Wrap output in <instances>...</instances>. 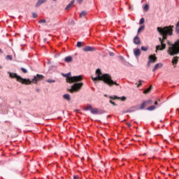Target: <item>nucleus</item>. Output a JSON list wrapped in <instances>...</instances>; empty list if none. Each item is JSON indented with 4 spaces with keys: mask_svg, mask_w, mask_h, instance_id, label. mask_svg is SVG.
<instances>
[{
    "mask_svg": "<svg viewBox=\"0 0 179 179\" xmlns=\"http://www.w3.org/2000/svg\"><path fill=\"white\" fill-rule=\"evenodd\" d=\"M64 78H66V82L67 83H74L71 89H68V92L70 93H78V92H80L82 90V87H83V76H71V73H68L66 74H62Z\"/></svg>",
    "mask_w": 179,
    "mask_h": 179,
    "instance_id": "obj_1",
    "label": "nucleus"
},
{
    "mask_svg": "<svg viewBox=\"0 0 179 179\" xmlns=\"http://www.w3.org/2000/svg\"><path fill=\"white\" fill-rule=\"evenodd\" d=\"M173 29H174V26L165 27L164 28L157 27V31L162 34V38H159L161 45H158L156 46L157 51H163V50H166L164 40H167V36H173Z\"/></svg>",
    "mask_w": 179,
    "mask_h": 179,
    "instance_id": "obj_2",
    "label": "nucleus"
},
{
    "mask_svg": "<svg viewBox=\"0 0 179 179\" xmlns=\"http://www.w3.org/2000/svg\"><path fill=\"white\" fill-rule=\"evenodd\" d=\"M95 75H96V77L92 76V79L94 82H96V80H102L108 85V86H110V87L114 86H120V84L117 83V82L113 80V78H111V76L108 73L103 74L101 73V70L100 69H97L95 72Z\"/></svg>",
    "mask_w": 179,
    "mask_h": 179,
    "instance_id": "obj_3",
    "label": "nucleus"
},
{
    "mask_svg": "<svg viewBox=\"0 0 179 179\" xmlns=\"http://www.w3.org/2000/svg\"><path fill=\"white\" fill-rule=\"evenodd\" d=\"M168 45H170L168 49V54L169 55H177V54H179V39L177 40L174 44H171V42L169 41H167Z\"/></svg>",
    "mask_w": 179,
    "mask_h": 179,
    "instance_id": "obj_4",
    "label": "nucleus"
},
{
    "mask_svg": "<svg viewBox=\"0 0 179 179\" xmlns=\"http://www.w3.org/2000/svg\"><path fill=\"white\" fill-rule=\"evenodd\" d=\"M8 74L10 78L12 79H16L17 81L20 82V83H22V85L31 84V81L29 79L23 78L20 76H17V73H11L10 71H8Z\"/></svg>",
    "mask_w": 179,
    "mask_h": 179,
    "instance_id": "obj_5",
    "label": "nucleus"
},
{
    "mask_svg": "<svg viewBox=\"0 0 179 179\" xmlns=\"http://www.w3.org/2000/svg\"><path fill=\"white\" fill-rule=\"evenodd\" d=\"M84 111H90L91 113H99V109L92 107V105L88 104L83 108Z\"/></svg>",
    "mask_w": 179,
    "mask_h": 179,
    "instance_id": "obj_6",
    "label": "nucleus"
},
{
    "mask_svg": "<svg viewBox=\"0 0 179 179\" xmlns=\"http://www.w3.org/2000/svg\"><path fill=\"white\" fill-rule=\"evenodd\" d=\"M149 61L148 62V66H150V64H155V62H157V57L156 55H151L148 57Z\"/></svg>",
    "mask_w": 179,
    "mask_h": 179,
    "instance_id": "obj_7",
    "label": "nucleus"
},
{
    "mask_svg": "<svg viewBox=\"0 0 179 179\" xmlns=\"http://www.w3.org/2000/svg\"><path fill=\"white\" fill-rule=\"evenodd\" d=\"M43 79H44V76L37 74L36 76H34V79H32V82L37 83V82H40V80H43Z\"/></svg>",
    "mask_w": 179,
    "mask_h": 179,
    "instance_id": "obj_8",
    "label": "nucleus"
},
{
    "mask_svg": "<svg viewBox=\"0 0 179 179\" xmlns=\"http://www.w3.org/2000/svg\"><path fill=\"white\" fill-rule=\"evenodd\" d=\"M160 68H163V63L156 64L152 69V72H156V71H157V69H160Z\"/></svg>",
    "mask_w": 179,
    "mask_h": 179,
    "instance_id": "obj_9",
    "label": "nucleus"
},
{
    "mask_svg": "<svg viewBox=\"0 0 179 179\" xmlns=\"http://www.w3.org/2000/svg\"><path fill=\"white\" fill-rule=\"evenodd\" d=\"M94 48L92 47V46H86L85 47L83 50L85 51V52H89L90 51H94Z\"/></svg>",
    "mask_w": 179,
    "mask_h": 179,
    "instance_id": "obj_10",
    "label": "nucleus"
},
{
    "mask_svg": "<svg viewBox=\"0 0 179 179\" xmlns=\"http://www.w3.org/2000/svg\"><path fill=\"white\" fill-rule=\"evenodd\" d=\"M45 2H47V0H38L35 6H36V8H38L39 6H41V5H43V3H45Z\"/></svg>",
    "mask_w": 179,
    "mask_h": 179,
    "instance_id": "obj_11",
    "label": "nucleus"
},
{
    "mask_svg": "<svg viewBox=\"0 0 179 179\" xmlns=\"http://www.w3.org/2000/svg\"><path fill=\"white\" fill-rule=\"evenodd\" d=\"M178 59L179 57H174L173 59H172V64L174 66V68H176L177 66V64H178Z\"/></svg>",
    "mask_w": 179,
    "mask_h": 179,
    "instance_id": "obj_12",
    "label": "nucleus"
},
{
    "mask_svg": "<svg viewBox=\"0 0 179 179\" xmlns=\"http://www.w3.org/2000/svg\"><path fill=\"white\" fill-rule=\"evenodd\" d=\"M75 3V0H73L70 2V3H69L67 5V6L66 7L65 10H69V9H71V8H72V6H73V4Z\"/></svg>",
    "mask_w": 179,
    "mask_h": 179,
    "instance_id": "obj_13",
    "label": "nucleus"
},
{
    "mask_svg": "<svg viewBox=\"0 0 179 179\" xmlns=\"http://www.w3.org/2000/svg\"><path fill=\"white\" fill-rule=\"evenodd\" d=\"M134 44H136L137 45L141 44V38L138 37V36H135L134 38Z\"/></svg>",
    "mask_w": 179,
    "mask_h": 179,
    "instance_id": "obj_14",
    "label": "nucleus"
},
{
    "mask_svg": "<svg viewBox=\"0 0 179 179\" xmlns=\"http://www.w3.org/2000/svg\"><path fill=\"white\" fill-rule=\"evenodd\" d=\"M134 54L135 57H139L141 55V49H134Z\"/></svg>",
    "mask_w": 179,
    "mask_h": 179,
    "instance_id": "obj_15",
    "label": "nucleus"
},
{
    "mask_svg": "<svg viewBox=\"0 0 179 179\" xmlns=\"http://www.w3.org/2000/svg\"><path fill=\"white\" fill-rule=\"evenodd\" d=\"M136 110H139V106H134L130 108V109L127 111V113H132L134 111H136Z\"/></svg>",
    "mask_w": 179,
    "mask_h": 179,
    "instance_id": "obj_16",
    "label": "nucleus"
},
{
    "mask_svg": "<svg viewBox=\"0 0 179 179\" xmlns=\"http://www.w3.org/2000/svg\"><path fill=\"white\" fill-rule=\"evenodd\" d=\"M152 89H153V86L150 85L147 90L143 91L144 94H148L152 92Z\"/></svg>",
    "mask_w": 179,
    "mask_h": 179,
    "instance_id": "obj_17",
    "label": "nucleus"
},
{
    "mask_svg": "<svg viewBox=\"0 0 179 179\" xmlns=\"http://www.w3.org/2000/svg\"><path fill=\"white\" fill-rule=\"evenodd\" d=\"M153 101L152 99H148L147 101H144V103L145 104V106L148 107V106H150V104H152Z\"/></svg>",
    "mask_w": 179,
    "mask_h": 179,
    "instance_id": "obj_18",
    "label": "nucleus"
},
{
    "mask_svg": "<svg viewBox=\"0 0 179 179\" xmlns=\"http://www.w3.org/2000/svg\"><path fill=\"white\" fill-rule=\"evenodd\" d=\"M64 99L65 100H67L68 101H71V95H69V94H66L63 96Z\"/></svg>",
    "mask_w": 179,
    "mask_h": 179,
    "instance_id": "obj_19",
    "label": "nucleus"
},
{
    "mask_svg": "<svg viewBox=\"0 0 179 179\" xmlns=\"http://www.w3.org/2000/svg\"><path fill=\"white\" fill-rule=\"evenodd\" d=\"M147 107L145 102L142 103L140 106H138V110H145V108Z\"/></svg>",
    "mask_w": 179,
    "mask_h": 179,
    "instance_id": "obj_20",
    "label": "nucleus"
},
{
    "mask_svg": "<svg viewBox=\"0 0 179 179\" xmlns=\"http://www.w3.org/2000/svg\"><path fill=\"white\" fill-rule=\"evenodd\" d=\"M147 107L145 102L142 103L140 106H138V110H145V108Z\"/></svg>",
    "mask_w": 179,
    "mask_h": 179,
    "instance_id": "obj_21",
    "label": "nucleus"
},
{
    "mask_svg": "<svg viewBox=\"0 0 179 179\" xmlns=\"http://www.w3.org/2000/svg\"><path fill=\"white\" fill-rule=\"evenodd\" d=\"M65 62H72V57L71 56H68L64 59Z\"/></svg>",
    "mask_w": 179,
    "mask_h": 179,
    "instance_id": "obj_22",
    "label": "nucleus"
},
{
    "mask_svg": "<svg viewBox=\"0 0 179 179\" xmlns=\"http://www.w3.org/2000/svg\"><path fill=\"white\" fill-rule=\"evenodd\" d=\"M87 15V12L86 11H83L80 13V17H85Z\"/></svg>",
    "mask_w": 179,
    "mask_h": 179,
    "instance_id": "obj_23",
    "label": "nucleus"
},
{
    "mask_svg": "<svg viewBox=\"0 0 179 179\" xmlns=\"http://www.w3.org/2000/svg\"><path fill=\"white\" fill-rule=\"evenodd\" d=\"M148 111H153L154 110H156V106H151L147 108Z\"/></svg>",
    "mask_w": 179,
    "mask_h": 179,
    "instance_id": "obj_24",
    "label": "nucleus"
},
{
    "mask_svg": "<svg viewBox=\"0 0 179 179\" xmlns=\"http://www.w3.org/2000/svg\"><path fill=\"white\" fill-rule=\"evenodd\" d=\"M110 99H112V100H120V97H118V96H115V95H114V96H110Z\"/></svg>",
    "mask_w": 179,
    "mask_h": 179,
    "instance_id": "obj_25",
    "label": "nucleus"
},
{
    "mask_svg": "<svg viewBox=\"0 0 179 179\" xmlns=\"http://www.w3.org/2000/svg\"><path fill=\"white\" fill-rule=\"evenodd\" d=\"M143 30H145V26H144V25H143V26H141V27H140L138 28V33H141V31H143Z\"/></svg>",
    "mask_w": 179,
    "mask_h": 179,
    "instance_id": "obj_26",
    "label": "nucleus"
},
{
    "mask_svg": "<svg viewBox=\"0 0 179 179\" xmlns=\"http://www.w3.org/2000/svg\"><path fill=\"white\" fill-rule=\"evenodd\" d=\"M6 59H9L10 61H12L13 59V57L10 55H8L6 57Z\"/></svg>",
    "mask_w": 179,
    "mask_h": 179,
    "instance_id": "obj_27",
    "label": "nucleus"
},
{
    "mask_svg": "<svg viewBox=\"0 0 179 179\" xmlns=\"http://www.w3.org/2000/svg\"><path fill=\"white\" fill-rule=\"evenodd\" d=\"M145 12H148V10H149V5L148 4H146L144 8H143Z\"/></svg>",
    "mask_w": 179,
    "mask_h": 179,
    "instance_id": "obj_28",
    "label": "nucleus"
},
{
    "mask_svg": "<svg viewBox=\"0 0 179 179\" xmlns=\"http://www.w3.org/2000/svg\"><path fill=\"white\" fill-rule=\"evenodd\" d=\"M148 50H149V48L141 46V51H148Z\"/></svg>",
    "mask_w": 179,
    "mask_h": 179,
    "instance_id": "obj_29",
    "label": "nucleus"
},
{
    "mask_svg": "<svg viewBox=\"0 0 179 179\" xmlns=\"http://www.w3.org/2000/svg\"><path fill=\"white\" fill-rule=\"evenodd\" d=\"M46 82H48V83H55V80L48 79Z\"/></svg>",
    "mask_w": 179,
    "mask_h": 179,
    "instance_id": "obj_30",
    "label": "nucleus"
},
{
    "mask_svg": "<svg viewBox=\"0 0 179 179\" xmlns=\"http://www.w3.org/2000/svg\"><path fill=\"white\" fill-rule=\"evenodd\" d=\"M138 82H139V83L138 84L136 83V85L137 86V87H141L142 86V82H143V81L139 80Z\"/></svg>",
    "mask_w": 179,
    "mask_h": 179,
    "instance_id": "obj_31",
    "label": "nucleus"
},
{
    "mask_svg": "<svg viewBox=\"0 0 179 179\" xmlns=\"http://www.w3.org/2000/svg\"><path fill=\"white\" fill-rule=\"evenodd\" d=\"M145 23V18H141L139 22V24H143Z\"/></svg>",
    "mask_w": 179,
    "mask_h": 179,
    "instance_id": "obj_32",
    "label": "nucleus"
},
{
    "mask_svg": "<svg viewBox=\"0 0 179 179\" xmlns=\"http://www.w3.org/2000/svg\"><path fill=\"white\" fill-rule=\"evenodd\" d=\"M77 47H78V48H80V47H82V42H80V41H78V43H77Z\"/></svg>",
    "mask_w": 179,
    "mask_h": 179,
    "instance_id": "obj_33",
    "label": "nucleus"
},
{
    "mask_svg": "<svg viewBox=\"0 0 179 179\" xmlns=\"http://www.w3.org/2000/svg\"><path fill=\"white\" fill-rule=\"evenodd\" d=\"M21 71H22L23 73H27V69L23 67L21 68Z\"/></svg>",
    "mask_w": 179,
    "mask_h": 179,
    "instance_id": "obj_34",
    "label": "nucleus"
},
{
    "mask_svg": "<svg viewBox=\"0 0 179 179\" xmlns=\"http://www.w3.org/2000/svg\"><path fill=\"white\" fill-rule=\"evenodd\" d=\"M46 20L45 19L41 20L38 21V23H46Z\"/></svg>",
    "mask_w": 179,
    "mask_h": 179,
    "instance_id": "obj_35",
    "label": "nucleus"
},
{
    "mask_svg": "<svg viewBox=\"0 0 179 179\" xmlns=\"http://www.w3.org/2000/svg\"><path fill=\"white\" fill-rule=\"evenodd\" d=\"M120 99L122 100V101H125L127 100V97L122 96V98H120Z\"/></svg>",
    "mask_w": 179,
    "mask_h": 179,
    "instance_id": "obj_36",
    "label": "nucleus"
},
{
    "mask_svg": "<svg viewBox=\"0 0 179 179\" xmlns=\"http://www.w3.org/2000/svg\"><path fill=\"white\" fill-rule=\"evenodd\" d=\"M36 17H37V13H33V18H34V19H36Z\"/></svg>",
    "mask_w": 179,
    "mask_h": 179,
    "instance_id": "obj_37",
    "label": "nucleus"
},
{
    "mask_svg": "<svg viewBox=\"0 0 179 179\" xmlns=\"http://www.w3.org/2000/svg\"><path fill=\"white\" fill-rule=\"evenodd\" d=\"M110 104H113V106H117L115 104V103L114 101H111V100L110 101Z\"/></svg>",
    "mask_w": 179,
    "mask_h": 179,
    "instance_id": "obj_38",
    "label": "nucleus"
},
{
    "mask_svg": "<svg viewBox=\"0 0 179 179\" xmlns=\"http://www.w3.org/2000/svg\"><path fill=\"white\" fill-rule=\"evenodd\" d=\"M79 178V176H76V175H75L74 176H73V179H78Z\"/></svg>",
    "mask_w": 179,
    "mask_h": 179,
    "instance_id": "obj_39",
    "label": "nucleus"
},
{
    "mask_svg": "<svg viewBox=\"0 0 179 179\" xmlns=\"http://www.w3.org/2000/svg\"><path fill=\"white\" fill-rule=\"evenodd\" d=\"M43 116H44V120H50V118L49 117H45V115H43Z\"/></svg>",
    "mask_w": 179,
    "mask_h": 179,
    "instance_id": "obj_40",
    "label": "nucleus"
},
{
    "mask_svg": "<svg viewBox=\"0 0 179 179\" xmlns=\"http://www.w3.org/2000/svg\"><path fill=\"white\" fill-rule=\"evenodd\" d=\"M83 0H77L78 3H82Z\"/></svg>",
    "mask_w": 179,
    "mask_h": 179,
    "instance_id": "obj_41",
    "label": "nucleus"
},
{
    "mask_svg": "<svg viewBox=\"0 0 179 179\" xmlns=\"http://www.w3.org/2000/svg\"><path fill=\"white\" fill-rule=\"evenodd\" d=\"M127 127L129 128V127H131V123H127Z\"/></svg>",
    "mask_w": 179,
    "mask_h": 179,
    "instance_id": "obj_42",
    "label": "nucleus"
},
{
    "mask_svg": "<svg viewBox=\"0 0 179 179\" xmlns=\"http://www.w3.org/2000/svg\"><path fill=\"white\" fill-rule=\"evenodd\" d=\"M157 104H158L157 101H156L155 102V106H157Z\"/></svg>",
    "mask_w": 179,
    "mask_h": 179,
    "instance_id": "obj_43",
    "label": "nucleus"
},
{
    "mask_svg": "<svg viewBox=\"0 0 179 179\" xmlns=\"http://www.w3.org/2000/svg\"><path fill=\"white\" fill-rule=\"evenodd\" d=\"M120 59H124V57L122 56H120Z\"/></svg>",
    "mask_w": 179,
    "mask_h": 179,
    "instance_id": "obj_44",
    "label": "nucleus"
},
{
    "mask_svg": "<svg viewBox=\"0 0 179 179\" xmlns=\"http://www.w3.org/2000/svg\"><path fill=\"white\" fill-rule=\"evenodd\" d=\"M1 53H2V50H1V49H0V54H1Z\"/></svg>",
    "mask_w": 179,
    "mask_h": 179,
    "instance_id": "obj_45",
    "label": "nucleus"
},
{
    "mask_svg": "<svg viewBox=\"0 0 179 179\" xmlns=\"http://www.w3.org/2000/svg\"><path fill=\"white\" fill-rule=\"evenodd\" d=\"M36 92H40V90L37 89V90H36Z\"/></svg>",
    "mask_w": 179,
    "mask_h": 179,
    "instance_id": "obj_46",
    "label": "nucleus"
},
{
    "mask_svg": "<svg viewBox=\"0 0 179 179\" xmlns=\"http://www.w3.org/2000/svg\"><path fill=\"white\" fill-rule=\"evenodd\" d=\"M176 111H179V109H178V108H177V109H176Z\"/></svg>",
    "mask_w": 179,
    "mask_h": 179,
    "instance_id": "obj_47",
    "label": "nucleus"
},
{
    "mask_svg": "<svg viewBox=\"0 0 179 179\" xmlns=\"http://www.w3.org/2000/svg\"><path fill=\"white\" fill-rule=\"evenodd\" d=\"M110 55H113V53H110Z\"/></svg>",
    "mask_w": 179,
    "mask_h": 179,
    "instance_id": "obj_48",
    "label": "nucleus"
},
{
    "mask_svg": "<svg viewBox=\"0 0 179 179\" xmlns=\"http://www.w3.org/2000/svg\"><path fill=\"white\" fill-rule=\"evenodd\" d=\"M76 111H80V110H76Z\"/></svg>",
    "mask_w": 179,
    "mask_h": 179,
    "instance_id": "obj_49",
    "label": "nucleus"
},
{
    "mask_svg": "<svg viewBox=\"0 0 179 179\" xmlns=\"http://www.w3.org/2000/svg\"><path fill=\"white\" fill-rule=\"evenodd\" d=\"M107 117H110V115H108Z\"/></svg>",
    "mask_w": 179,
    "mask_h": 179,
    "instance_id": "obj_50",
    "label": "nucleus"
},
{
    "mask_svg": "<svg viewBox=\"0 0 179 179\" xmlns=\"http://www.w3.org/2000/svg\"><path fill=\"white\" fill-rule=\"evenodd\" d=\"M53 1H57V0H53Z\"/></svg>",
    "mask_w": 179,
    "mask_h": 179,
    "instance_id": "obj_51",
    "label": "nucleus"
}]
</instances>
